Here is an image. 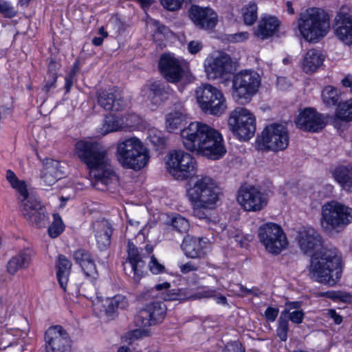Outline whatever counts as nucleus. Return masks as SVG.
I'll return each mask as SVG.
<instances>
[{"label":"nucleus","mask_w":352,"mask_h":352,"mask_svg":"<svg viewBox=\"0 0 352 352\" xmlns=\"http://www.w3.org/2000/svg\"><path fill=\"white\" fill-rule=\"evenodd\" d=\"M62 177V174H54L52 169L44 168L42 180L47 186H52Z\"/></svg>","instance_id":"nucleus-50"},{"label":"nucleus","mask_w":352,"mask_h":352,"mask_svg":"<svg viewBox=\"0 0 352 352\" xmlns=\"http://www.w3.org/2000/svg\"><path fill=\"white\" fill-rule=\"evenodd\" d=\"M335 179L346 191L352 192V166H340L333 172Z\"/></svg>","instance_id":"nucleus-31"},{"label":"nucleus","mask_w":352,"mask_h":352,"mask_svg":"<svg viewBox=\"0 0 352 352\" xmlns=\"http://www.w3.org/2000/svg\"><path fill=\"white\" fill-rule=\"evenodd\" d=\"M197 102L206 113L220 115L226 108L222 92L209 84H202L195 91Z\"/></svg>","instance_id":"nucleus-7"},{"label":"nucleus","mask_w":352,"mask_h":352,"mask_svg":"<svg viewBox=\"0 0 352 352\" xmlns=\"http://www.w3.org/2000/svg\"><path fill=\"white\" fill-rule=\"evenodd\" d=\"M190 201L195 206H215L219 199V189L210 177H201L188 190Z\"/></svg>","instance_id":"nucleus-8"},{"label":"nucleus","mask_w":352,"mask_h":352,"mask_svg":"<svg viewBox=\"0 0 352 352\" xmlns=\"http://www.w3.org/2000/svg\"><path fill=\"white\" fill-rule=\"evenodd\" d=\"M169 173L177 180H184L195 174V160L183 151L170 153L166 162Z\"/></svg>","instance_id":"nucleus-11"},{"label":"nucleus","mask_w":352,"mask_h":352,"mask_svg":"<svg viewBox=\"0 0 352 352\" xmlns=\"http://www.w3.org/2000/svg\"><path fill=\"white\" fill-rule=\"evenodd\" d=\"M96 96L98 104L106 111H118L126 106L120 92L115 87L99 89L96 92Z\"/></svg>","instance_id":"nucleus-20"},{"label":"nucleus","mask_w":352,"mask_h":352,"mask_svg":"<svg viewBox=\"0 0 352 352\" xmlns=\"http://www.w3.org/2000/svg\"><path fill=\"white\" fill-rule=\"evenodd\" d=\"M184 255L190 258H205L210 252V244L204 238L186 237L181 245Z\"/></svg>","instance_id":"nucleus-21"},{"label":"nucleus","mask_w":352,"mask_h":352,"mask_svg":"<svg viewBox=\"0 0 352 352\" xmlns=\"http://www.w3.org/2000/svg\"><path fill=\"white\" fill-rule=\"evenodd\" d=\"M323 102L328 107L338 105L342 103L340 100V90L333 86H326L322 92Z\"/></svg>","instance_id":"nucleus-35"},{"label":"nucleus","mask_w":352,"mask_h":352,"mask_svg":"<svg viewBox=\"0 0 352 352\" xmlns=\"http://www.w3.org/2000/svg\"><path fill=\"white\" fill-rule=\"evenodd\" d=\"M301 306L302 302L300 301H287L285 303V309L283 311H286L285 316L287 317V315L289 314L292 309L299 310Z\"/></svg>","instance_id":"nucleus-64"},{"label":"nucleus","mask_w":352,"mask_h":352,"mask_svg":"<svg viewBox=\"0 0 352 352\" xmlns=\"http://www.w3.org/2000/svg\"><path fill=\"white\" fill-rule=\"evenodd\" d=\"M179 267L182 274H186L191 272L198 271L200 265L199 263L190 261L184 264H179Z\"/></svg>","instance_id":"nucleus-55"},{"label":"nucleus","mask_w":352,"mask_h":352,"mask_svg":"<svg viewBox=\"0 0 352 352\" xmlns=\"http://www.w3.org/2000/svg\"><path fill=\"white\" fill-rule=\"evenodd\" d=\"M150 271L154 274L162 273L165 270V267L160 263L155 256L151 257V261L148 264Z\"/></svg>","instance_id":"nucleus-56"},{"label":"nucleus","mask_w":352,"mask_h":352,"mask_svg":"<svg viewBox=\"0 0 352 352\" xmlns=\"http://www.w3.org/2000/svg\"><path fill=\"white\" fill-rule=\"evenodd\" d=\"M333 28L340 41L352 45V17L349 13L340 11L335 17Z\"/></svg>","instance_id":"nucleus-23"},{"label":"nucleus","mask_w":352,"mask_h":352,"mask_svg":"<svg viewBox=\"0 0 352 352\" xmlns=\"http://www.w3.org/2000/svg\"><path fill=\"white\" fill-rule=\"evenodd\" d=\"M65 226L63 221H52L49 226L47 232L50 237H58L65 230Z\"/></svg>","instance_id":"nucleus-49"},{"label":"nucleus","mask_w":352,"mask_h":352,"mask_svg":"<svg viewBox=\"0 0 352 352\" xmlns=\"http://www.w3.org/2000/svg\"><path fill=\"white\" fill-rule=\"evenodd\" d=\"M102 230L96 234V241L98 248L101 250H105L111 244V238L113 232V228L109 221H101Z\"/></svg>","instance_id":"nucleus-32"},{"label":"nucleus","mask_w":352,"mask_h":352,"mask_svg":"<svg viewBox=\"0 0 352 352\" xmlns=\"http://www.w3.org/2000/svg\"><path fill=\"white\" fill-rule=\"evenodd\" d=\"M0 13L7 18H12L16 15L13 6L4 0H0Z\"/></svg>","instance_id":"nucleus-53"},{"label":"nucleus","mask_w":352,"mask_h":352,"mask_svg":"<svg viewBox=\"0 0 352 352\" xmlns=\"http://www.w3.org/2000/svg\"><path fill=\"white\" fill-rule=\"evenodd\" d=\"M228 235L229 237L234 238L236 242L241 248H246L248 245V242L250 239L247 236H245L240 230H228Z\"/></svg>","instance_id":"nucleus-45"},{"label":"nucleus","mask_w":352,"mask_h":352,"mask_svg":"<svg viewBox=\"0 0 352 352\" xmlns=\"http://www.w3.org/2000/svg\"><path fill=\"white\" fill-rule=\"evenodd\" d=\"M343 271L342 258L336 248H321L311 256L309 274L314 280L334 286L340 280Z\"/></svg>","instance_id":"nucleus-3"},{"label":"nucleus","mask_w":352,"mask_h":352,"mask_svg":"<svg viewBox=\"0 0 352 352\" xmlns=\"http://www.w3.org/2000/svg\"><path fill=\"white\" fill-rule=\"evenodd\" d=\"M237 200L248 211H259L267 204L266 195L252 186H242L239 190Z\"/></svg>","instance_id":"nucleus-16"},{"label":"nucleus","mask_w":352,"mask_h":352,"mask_svg":"<svg viewBox=\"0 0 352 352\" xmlns=\"http://www.w3.org/2000/svg\"><path fill=\"white\" fill-rule=\"evenodd\" d=\"M261 138L263 145L274 151L285 149L289 140L287 128L280 124L267 126L262 131Z\"/></svg>","instance_id":"nucleus-13"},{"label":"nucleus","mask_w":352,"mask_h":352,"mask_svg":"<svg viewBox=\"0 0 352 352\" xmlns=\"http://www.w3.org/2000/svg\"><path fill=\"white\" fill-rule=\"evenodd\" d=\"M295 124L297 128L304 131L318 133L325 127L327 122L322 114L314 108L307 107L299 113Z\"/></svg>","instance_id":"nucleus-17"},{"label":"nucleus","mask_w":352,"mask_h":352,"mask_svg":"<svg viewBox=\"0 0 352 352\" xmlns=\"http://www.w3.org/2000/svg\"><path fill=\"white\" fill-rule=\"evenodd\" d=\"M305 313L302 310H294L287 315V320H291L293 323L300 324L302 322Z\"/></svg>","instance_id":"nucleus-57"},{"label":"nucleus","mask_w":352,"mask_h":352,"mask_svg":"<svg viewBox=\"0 0 352 352\" xmlns=\"http://www.w3.org/2000/svg\"><path fill=\"white\" fill-rule=\"evenodd\" d=\"M214 206H195L193 205V216L199 219H208V210L214 208Z\"/></svg>","instance_id":"nucleus-52"},{"label":"nucleus","mask_w":352,"mask_h":352,"mask_svg":"<svg viewBox=\"0 0 352 352\" xmlns=\"http://www.w3.org/2000/svg\"><path fill=\"white\" fill-rule=\"evenodd\" d=\"M188 12L190 19L199 29L204 30H212L217 23V14L210 8H203L192 5Z\"/></svg>","instance_id":"nucleus-19"},{"label":"nucleus","mask_w":352,"mask_h":352,"mask_svg":"<svg viewBox=\"0 0 352 352\" xmlns=\"http://www.w3.org/2000/svg\"><path fill=\"white\" fill-rule=\"evenodd\" d=\"M74 258L80 267L83 263H88L93 259L91 253L85 249H78L74 252Z\"/></svg>","instance_id":"nucleus-46"},{"label":"nucleus","mask_w":352,"mask_h":352,"mask_svg":"<svg viewBox=\"0 0 352 352\" xmlns=\"http://www.w3.org/2000/svg\"><path fill=\"white\" fill-rule=\"evenodd\" d=\"M75 153L87 166L91 184L96 189L111 190L118 182L111 164L107 148L96 141L80 140L75 144Z\"/></svg>","instance_id":"nucleus-1"},{"label":"nucleus","mask_w":352,"mask_h":352,"mask_svg":"<svg viewBox=\"0 0 352 352\" xmlns=\"http://www.w3.org/2000/svg\"><path fill=\"white\" fill-rule=\"evenodd\" d=\"M122 130L136 126L140 122V118L135 113H127L121 118Z\"/></svg>","instance_id":"nucleus-44"},{"label":"nucleus","mask_w":352,"mask_h":352,"mask_svg":"<svg viewBox=\"0 0 352 352\" xmlns=\"http://www.w3.org/2000/svg\"><path fill=\"white\" fill-rule=\"evenodd\" d=\"M135 325L138 327H148L156 325L149 315L146 307L140 309L134 317Z\"/></svg>","instance_id":"nucleus-40"},{"label":"nucleus","mask_w":352,"mask_h":352,"mask_svg":"<svg viewBox=\"0 0 352 352\" xmlns=\"http://www.w3.org/2000/svg\"><path fill=\"white\" fill-rule=\"evenodd\" d=\"M44 339L45 352H71L72 340L60 325L50 327L45 333Z\"/></svg>","instance_id":"nucleus-14"},{"label":"nucleus","mask_w":352,"mask_h":352,"mask_svg":"<svg viewBox=\"0 0 352 352\" xmlns=\"http://www.w3.org/2000/svg\"><path fill=\"white\" fill-rule=\"evenodd\" d=\"M148 140L155 146L164 147L166 144V139L162 136L160 131H151Z\"/></svg>","instance_id":"nucleus-51"},{"label":"nucleus","mask_w":352,"mask_h":352,"mask_svg":"<svg viewBox=\"0 0 352 352\" xmlns=\"http://www.w3.org/2000/svg\"><path fill=\"white\" fill-rule=\"evenodd\" d=\"M285 311H282L278 320V327L276 329V335L281 341L285 342L287 340V333L289 331V322L285 316Z\"/></svg>","instance_id":"nucleus-41"},{"label":"nucleus","mask_w":352,"mask_h":352,"mask_svg":"<svg viewBox=\"0 0 352 352\" xmlns=\"http://www.w3.org/2000/svg\"><path fill=\"white\" fill-rule=\"evenodd\" d=\"M321 220H349L352 219V208L336 201H331L322 208Z\"/></svg>","instance_id":"nucleus-24"},{"label":"nucleus","mask_w":352,"mask_h":352,"mask_svg":"<svg viewBox=\"0 0 352 352\" xmlns=\"http://www.w3.org/2000/svg\"><path fill=\"white\" fill-rule=\"evenodd\" d=\"M116 158L124 168L138 170L147 164L149 155L139 139L131 138L118 143Z\"/></svg>","instance_id":"nucleus-5"},{"label":"nucleus","mask_w":352,"mask_h":352,"mask_svg":"<svg viewBox=\"0 0 352 352\" xmlns=\"http://www.w3.org/2000/svg\"><path fill=\"white\" fill-rule=\"evenodd\" d=\"M144 257V256L141 258L135 260L134 263H130L134 274L133 278L135 281H138L143 276L145 267V262L143 261Z\"/></svg>","instance_id":"nucleus-47"},{"label":"nucleus","mask_w":352,"mask_h":352,"mask_svg":"<svg viewBox=\"0 0 352 352\" xmlns=\"http://www.w3.org/2000/svg\"><path fill=\"white\" fill-rule=\"evenodd\" d=\"M243 21L246 25H252L257 19V6L251 3L243 9Z\"/></svg>","instance_id":"nucleus-43"},{"label":"nucleus","mask_w":352,"mask_h":352,"mask_svg":"<svg viewBox=\"0 0 352 352\" xmlns=\"http://www.w3.org/2000/svg\"><path fill=\"white\" fill-rule=\"evenodd\" d=\"M297 241L300 250L304 254L311 252L322 246V238L320 234L311 227H303L298 232Z\"/></svg>","instance_id":"nucleus-22"},{"label":"nucleus","mask_w":352,"mask_h":352,"mask_svg":"<svg viewBox=\"0 0 352 352\" xmlns=\"http://www.w3.org/2000/svg\"><path fill=\"white\" fill-rule=\"evenodd\" d=\"M102 130L104 134L122 130L121 118L113 114L107 116L104 120Z\"/></svg>","instance_id":"nucleus-37"},{"label":"nucleus","mask_w":352,"mask_h":352,"mask_svg":"<svg viewBox=\"0 0 352 352\" xmlns=\"http://www.w3.org/2000/svg\"><path fill=\"white\" fill-rule=\"evenodd\" d=\"M127 253L129 263H134L135 260L144 256L139 253L138 248L131 241L128 242Z\"/></svg>","instance_id":"nucleus-54"},{"label":"nucleus","mask_w":352,"mask_h":352,"mask_svg":"<svg viewBox=\"0 0 352 352\" xmlns=\"http://www.w3.org/2000/svg\"><path fill=\"white\" fill-rule=\"evenodd\" d=\"M324 60V56L320 51L316 49L309 50L303 59L302 69L307 74L314 72L322 65Z\"/></svg>","instance_id":"nucleus-29"},{"label":"nucleus","mask_w":352,"mask_h":352,"mask_svg":"<svg viewBox=\"0 0 352 352\" xmlns=\"http://www.w3.org/2000/svg\"><path fill=\"white\" fill-rule=\"evenodd\" d=\"M57 75L51 74L50 76H47L45 80V85L43 88V91L48 94L52 90L56 88V83L57 81Z\"/></svg>","instance_id":"nucleus-58"},{"label":"nucleus","mask_w":352,"mask_h":352,"mask_svg":"<svg viewBox=\"0 0 352 352\" xmlns=\"http://www.w3.org/2000/svg\"><path fill=\"white\" fill-rule=\"evenodd\" d=\"M232 70L231 58L226 54L206 59L205 62V71L208 79L227 81L231 77Z\"/></svg>","instance_id":"nucleus-15"},{"label":"nucleus","mask_w":352,"mask_h":352,"mask_svg":"<svg viewBox=\"0 0 352 352\" xmlns=\"http://www.w3.org/2000/svg\"><path fill=\"white\" fill-rule=\"evenodd\" d=\"M351 221H320L324 232L333 236L342 232Z\"/></svg>","instance_id":"nucleus-39"},{"label":"nucleus","mask_w":352,"mask_h":352,"mask_svg":"<svg viewBox=\"0 0 352 352\" xmlns=\"http://www.w3.org/2000/svg\"><path fill=\"white\" fill-rule=\"evenodd\" d=\"M21 197V213L25 219H33L34 220H45L50 218V213L46 210L40 199L32 193H29L26 189L24 195Z\"/></svg>","instance_id":"nucleus-18"},{"label":"nucleus","mask_w":352,"mask_h":352,"mask_svg":"<svg viewBox=\"0 0 352 352\" xmlns=\"http://www.w3.org/2000/svg\"><path fill=\"white\" fill-rule=\"evenodd\" d=\"M184 147L213 160L223 157L226 153L221 134L211 126L193 122L181 130Z\"/></svg>","instance_id":"nucleus-2"},{"label":"nucleus","mask_w":352,"mask_h":352,"mask_svg":"<svg viewBox=\"0 0 352 352\" xmlns=\"http://www.w3.org/2000/svg\"><path fill=\"white\" fill-rule=\"evenodd\" d=\"M35 255V252L31 247H27L19 251V252L12 256L7 264L8 272L10 274H14L21 269L28 268Z\"/></svg>","instance_id":"nucleus-25"},{"label":"nucleus","mask_w":352,"mask_h":352,"mask_svg":"<svg viewBox=\"0 0 352 352\" xmlns=\"http://www.w3.org/2000/svg\"><path fill=\"white\" fill-rule=\"evenodd\" d=\"M148 98L155 104L167 99L168 96L171 94L169 85L159 81L151 83L148 87Z\"/></svg>","instance_id":"nucleus-30"},{"label":"nucleus","mask_w":352,"mask_h":352,"mask_svg":"<svg viewBox=\"0 0 352 352\" xmlns=\"http://www.w3.org/2000/svg\"><path fill=\"white\" fill-rule=\"evenodd\" d=\"M204 296L206 298H216L217 302L221 305L227 304V298L225 296L219 294L216 296L215 290H208L204 292Z\"/></svg>","instance_id":"nucleus-61"},{"label":"nucleus","mask_w":352,"mask_h":352,"mask_svg":"<svg viewBox=\"0 0 352 352\" xmlns=\"http://www.w3.org/2000/svg\"><path fill=\"white\" fill-rule=\"evenodd\" d=\"M56 277L60 287L66 292V287L71 272L72 263L63 254H60L56 264Z\"/></svg>","instance_id":"nucleus-27"},{"label":"nucleus","mask_w":352,"mask_h":352,"mask_svg":"<svg viewBox=\"0 0 352 352\" xmlns=\"http://www.w3.org/2000/svg\"><path fill=\"white\" fill-rule=\"evenodd\" d=\"M81 268L85 275L87 278H89L91 280L97 279L98 273L96 270V266L94 259L91 260L88 263L87 262L86 263H83V265L81 266Z\"/></svg>","instance_id":"nucleus-48"},{"label":"nucleus","mask_w":352,"mask_h":352,"mask_svg":"<svg viewBox=\"0 0 352 352\" xmlns=\"http://www.w3.org/2000/svg\"><path fill=\"white\" fill-rule=\"evenodd\" d=\"M352 121V98L340 103L336 109L334 124H338L341 122H349Z\"/></svg>","instance_id":"nucleus-34"},{"label":"nucleus","mask_w":352,"mask_h":352,"mask_svg":"<svg viewBox=\"0 0 352 352\" xmlns=\"http://www.w3.org/2000/svg\"><path fill=\"white\" fill-rule=\"evenodd\" d=\"M173 230L177 231L179 233H186L189 230V221H170Z\"/></svg>","instance_id":"nucleus-59"},{"label":"nucleus","mask_w":352,"mask_h":352,"mask_svg":"<svg viewBox=\"0 0 352 352\" xmlns=\"http://www.w3.org/2000/svg\"><path fill=\"white\" fill-rule=\"evenodd\" d=\"M223 352H245L242 344L237 341L228 342L223 349Z\"/></svg>","instance_id":"nucleus-60"},{"label":"nucleus","mask_w":352,"mask_h":352,"mask_svg":"<svg viewBox=\"0 0 352 352\" xmlns=\"http://www.w3.org/2000/svg\"><path fill=\"white\" fill-rule=\"evenodd\" d=\"M47 169H52L54 174H62V177L65 174L62 170L61 162L56 160H51V162L47 164L45 167Z\"/></svg>","instance_id":"nucleus-62"},{"label":"nucleus","mask_w":352,"mask_h":352,"mask_svg":"<svg viewBox=\"0 0 352 352\" xmlns=\"http://www.w3.org/2000/svg\"><path fill=\"white\" fill-rule=\"evenodd\" d=\"M228 125L239 140H248L256 131V118L248 109L236 107L230 114Z\"/></svg>","instance_id":"nucleus-10"},{"label":"nucleus","mask_w":352,"mask_h":352,"mask_svg":"<svg viewBox=\"0 0 352 352\" xmlns=\"http://www.w3.org/2000/svg\"><path fill=\"white\" fill-rule=\"evenodd\" d=\"M6 179L12 187L16 189L20 195H24L26 192L27 186L24 181L19 180L15 173L11 170L6 172Z\"/></svg>","instance_id":"nucleus-42"},{"label":"nucleus","mask_w":352,"mask_h":352,"mask_svg":"<svg viewBox=\"0 0 352 352\" xmlns=\"http://www.w3.org/2000/svg\"><path fill=\"white\" fill-rule=\"evenodd\" d=\"M298 27L305 40L316 41L329 32L330 17L321 8H309L299 14Z\"/></svg>","instance_id":"nucleus-4"},{"label":"nucleus","mask_w":352,"mask_h":352,"mask_svg":"<svg viewBox=\"0 0 352 352\" xmlns=\"http://www.w3.org/2000/svg\"><path fill=\"white\" fill-rule=\"evenodd\" d=\"M278 313V308L268 307L265 311V317L268 321L274 322L276 319Z\"/></svg>","instance_id":"nucleus-63"},{"label":"nucleus","mask_w":352,"mask_h":352,"mask_svg":"<svg viewBox=\"0 0 352 352\" xmlns=\"http://www.w3.org/2000/svg\"><path fill=\"white\" fill-rule=\"evenodd\" d=\"M145 307L155 324L161 323L165 318L167 307L164 302L160 300L153 301L147 304Z\"/></svg>","instance_id":"nucleus-33"},{"label":"nucleus","mask_w":352,"mask_h":352,"mask_svg":"<svg viewBox=\"0 0 352 352\" xmlns=\"http://www.w3.org/2000/svg\"><path fill=\"white\" fill-rule=\"evenodd\" d=\"M147 295L148 297L160 298L164 301L178 300L182 298L181 289H170V283L168 282L156 284L148 290Z\"/></svg>","instance_id":"nucleus-26"},{"label":"nucleus","mask_w":352,"mask_h":352,"mask_svg":"<svg viewBox=\"0 0 352 352\" xmlns=\"http://www.w3.org/2000/svg\"><path fill=\"white\" fill-rule=\"evenodd\" d=\"M184 119L185 115L183 113L178 111L170 112L166 118L167 130L169 132H173L182 124Z\"/></svg>","instance_id":"nucleus-36"},{"label":"nucleus","mask_w":352,"mask_h":352,"mask_svg":"<svg viewBox=\"0 0 352 352\" xmlns=\"http://www.w3.org/2000/svg\"><path fill=\"white\" fill-rule=\"evenodd\" d=\"M159 68L164 78L172 83L181 81L188 72L186 63L172 54H163L161 56Z\"/></svg>","instance_id":"nucleus-12"},{"label":"nucleus","mask_w":352,"mask_h":352,"mask_svg":"<svg viewBox=\"0 0 352 352\" xmlns=\"http://www.w3.org/2000/svg\"><path fill=\"white\" fill-rule=\"evenodd\" d=\"M258 236L265 250L273 255H278L288 245L283 228L278 224L267 222L258 230Z\"/></svg>","instance_id":"nucleus-9"},{"label":"nucleus","mask_w":352,"mask_h":352,"mask_svg":"<svg viewBox=\"0 0 352 352\" xmlns=\"http://www.w3.org/2000/svg\"><path fill=\"white\" fill-rule=\"evenodd\" d=\"M129 306L126 298L122 295L115 296L109 302L106 311L109 316H112L118 310H124Z\"/></svg>","instance_id":"nucleus-38"},{"label":"nucleus","mask_w":352,"mask_h":352,"mask_svg":"<svg viewBox=\"0 0 352 352\" xmlns=\"http://www.w3.org/2000/svg\"><path fill=\"white\" fill-rule=\"evenodd\" d=\"M232 96L239 104L249 103L256 94L261 84L260 75L252 69H244L234 75Z\"/></svg>","instance_id":"nucleus-6"},{"label":"nucleus","mask_w":352,"mask_h":352,"mask_svg":"<svg viewBox=\"0 0 352 352\" xmlns=\"http://www.w3.org/2000/svg\"><path fill=\"white\" fill-rule=\"evenodd\" d=\"M280 25V21L274 16H265L260 21L258 29L257 36L261 39H267L272 36L278 30Z\"/></svg>","instance_id":"nucleus-28"}]
</instances>
